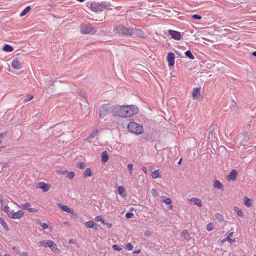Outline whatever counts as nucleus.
<instances>
[{"label":"nucleus","mask_w":256,"mask_h":256,"mask_svg":"<svg viewBox=\"0 0 256 256\" xmlns=\"http://www.w3.org/2000/svg\"><path fill=\"white\" fill-rule=\"evenodd\" d=\"M140 250H136V251H134L133 252L134 254H140Z\"/></svg>","instance_id":"nucleus-54"},{"label":"nucleus","mask_w":256,"mask_h":256,"mask_svg":"<svg viewBox=\"0 0 256 256\" xmlns=\"http://www.w3.org/2000/svg\"><path fill=\"white\" fill-rule=\"evenodd\" d=\"M192 18H195V19H196V20H200V19H201V18H202V17H192Z\"/></svg>","instance_id":"nucleus-59"},{"label":"nucleus","mask_w":256,"mask_h":256,"mask_svg":"<svg viewBox=\"0 0 256 256\" xmlns=\"http://www.w3.org/2000/svg\"><path fill=\"white\" fill-rule=\"evenodd\" d=\"M102 159L103 162H106L108 160V154L106 152L104 151L102 153Z\"/></svg>","instance_id":"nucleus-24"},{"label":"nucleus","mask_w":256,"mask_h":256,"mask_svg":"<svg viewBox=\"0 0 256 256\" xmlns=\"http://www.w3.org/2000/svg\"><path fill=\"white\" fill-rule=\"evenodd\" d=\"M185 54L186 56H188V58H190L191 60H194V56H193L192 53L190 50H187L185 52Z\"/></svg>","instance_id":"nucleus-35"},{"label":"nucleus","mask_w":256,"mask_h":256,"mask_svg":"<svg viewBox=\"0 0 256 256\" xmlns=\"http://www.w3.org/2000/svg\"><path fill=\"white\" fill-rule=\"evenodd\" d=\"M4 210L7 214L8 216L12 214V210H10V208L8 205H6L4 206Z\"/></svg>","instance_id":"nucleus-34"},{"label":"nucleus","mask_w":256,"mask_h":256,"mask_svg":"<svg viewBox=\"0 0 256 256\" xmlns=\"http://www.w3.org/2000/svg\"><path fill=\"white\" fill-rule=\"evenodd\" d=\"M112 110L113 116L122 118L130 117L138 112V108L134 105L115 106Z\"/></svg>","instance_id":"nucleus-1"},{"label":"nucleus","mask_w":256,"mask_h":256,"mask_svg":"<svg viewBox=\"0 0 256 256\" xmlns=\"http://www.w3.org/2000/svg\"><path fill=\"white\" fill-rule=\"evenodd\" d=\"M100 19L99 20H98V19H93L92 20H94L96 22H98V23H100V22L103 21L104 19L102 18V17H100Z\"/></svg>","instance_id":"nucleus-51"},{"label":"nucleus","mask_w":256,"mask_h":256,"mask_svg":"<svg viewBox=\"0 0 256 256\" xmlns=\"http://www.w3.org/2000/svg\"><path fill=\"white\" fill-rule=\"evenodd\" d=\"M8 166V164H3L2 166V167H7Z\"/></svg>","instance_id":"nucleus-61"},{"label":"nucleus","mask_w":256,"mask_h":256,"mask_svg":"<svg viewBox=\"0 0 256 256\" xmlns=\"http://www.w3.org/2000/svg\"><path fill=\"white\" fill-rule=\"evenodd\" d=\"M228 241L230 243H232L236 242V239H232L230 238H229V236H226V238H224L220 243V245H222L224 242Z\"/></svg>","instance_id":"nucleus-25"},{"label":"nucleus","mask_w":256,"mask_h":256,"mask_svg":"<svg viewBox=\"0 0 256 256\" xmlns=\"http://www.w3.org/2000/svg\"><path fill=\"white\" fill-rule=\"evenodd\" d=\"M182 236L184 237V240H190V238H191V237H190V234H188V230H185L182 231Z\"/></svg>","instance_id":"nucleus-23"},{"label":"nucleus","mask_w":256,"mask_h":256,"mask_svg":"<svg viewBox=\"0 0 256 256\" xmlns=\"http://www.w3.org/2000/svg\"><path fill=\"white\" fill-rule=\"evenodd\" d=\"M151 194L152 195V196L154 197H156L158 196L157 191L156 190V189H154V188H153L151 190Z\"/></svg>","instance_id":"nucleus-46"},{"label":"nucleus","mask_w":256,"mask_h":256,"mask_svg":"<svg viewBox=\"0 0 256 256\" xmlns=\"http://www.w3.org/2000/svg\"><path fill=\"white\" fill-rule=\"evenodd\" d=\"M69 242L72 244H75L76 243V240L73 239L70 240Z\"/></svg>","instance_id":"nucleus-53"},{"label":"nucleus","mask_w":256,"mask_h":256,"mask_svg":"<svg viewBox=\"0 0 256 256\" xmlns=\"http://www.w3.org/2000/svg\"><path fill=\"white\" fill-rule=\"evenodd\" d=\"M12 66L16 70H18L21 68V65L18 58H16L12 60Z\"/></svg>","instance_id":"nucleus-15"},{"label":"nucleus","mask_w":256,"mask_h":256,"mask_svg":"<svg viewBox=\"0 0 256 256\" xmlns=\"http://www.w3.org/2000/svg\"><path fill=\"white\" fill-rule=\"evenodd\" d=\"M214 188H218L222 190L223 186L222 183L218 180H216L214 181Z\"/></svg>","instance_id":"nucleus-22"},{"label":"nucleus","mask_w":256,"mask_h":256,"mask_svg":"<svg viewBox=\"0 0 256 256\" xmlns=\"http://www.w3.org/2000/svg\"><path fill=\"white\" fill-rule=\"evenodd\" d=\"M0 224L3 226V228L6 230H8V226L7 224L5 222L4 220L0 217Z\"/></svg>","instance_id":"nucleus-27"},{"label":"nucleus","mask_w":256,"mask_h":256,"mask_svg":"<svg viewBox=\"0 0 256 256\" xmlns=\"http://www.w3.org/2000/svg\"><path fill=\"white\" fill-rule=\"evenodd\" d=\"M190 201L192 202H193L196 205L198 206V207H202V202L198 198H192L190 199Z\"/></svg>","instance_id":"nucleus-21"},{"label":"nucleus","mask_w":256,"mask_h":256,"mask_svg":"<svg viewBox=\"0 0 256 256\" xmlns=\"http://www.w3.org/2000/svg\"><path fill=\"white\" fill-rule=\"evenodd\" d=\"M57 204L62 209V210L64 212H66L68 213H72L73 211L72 208H68L66 206L62 205L61 204Z\"/></svg>","instance_id":"nucleus-16"},{"label":"nucleus","mask_w":256,"mask_h":256,"mask_svg":"<svg viewBox=\"0 0 256 256\" xmlns=\"http://www.w3.org/2000/svg\"><path fill=\"white\" fill-rule=\"evenodd\" d=\"M127 128L130 132L136 135L140 134L144 132L143 127L134 122H130L128 124Z\"/></svg>","instance_id":"nucleus-2"},{"label":"nucleus","mask_w":256,"mask_h":256,"mask_svg":"<svg viewBox=\"0 0 256 256\" xmlns=\"http://www.w3.org/2000/svg\"><path fill=\"white\" fill-rule=\"evenodd\" d=\"M233 234H234V232H230V233L228 234V236H229V238H230V237H232V236Z\"/></svg>","instance_id":"nucleus-58"},{"label":"nucleus","mask_w":256,"mask_h":256,"mask_svg":"<svg viewBox=\"0 0 256 256\" xmlns=\"http://www.w3.org/2000/svg\"><path fill=\"white\" fill-rule=\"evenodd\" d=\"M61 124H56L53 128V132L54 134H58L62 130Z\"/></svg>","instance_id":"nucleus-20"},{"label":"nucleus","mask_w":256,"mask_h":256,"mask_svg":"<svg viewBox=\"0 0 256 256\" xmlns=\"http://www.w3.org/2000/svg\"><path fill=\"white\" fill-rule=\"evenodd\" d=\"M84 177L91 176H92V172L90 168H86L84 172Z\"/></svg>","instance_id":"nucleus-29"},{"label":"nucleus","mask_w":256,"mask_h":256,"mask_svg":"<svg viewBox=\"0 0 256 256\" xmlns=\"http://www.w3.org/2000/svg\"><path fill=\"white\" fill-rule=\"evenodd\" d=\"M98 133V130H94L92 133H91L90 136H88V139H92L94 138Z\"/></svg>","instance_id":"nucleus-32"},{"label":"nucleus","mask_w":256,"mask_h":256,"mask_svg":"<svg viewBox=\"0 0 256 256\" xmlns=\"http://www.w3.org/2000/svg\"><path fill=\"white\" fill-rule=\"evenodd\" d=\"M127 168L130 172V174H132L133 170V164H128Z\"/></svg>","instance_id":"nucleus-41"},{"label":"nucleus","mask_w":256,"mask_h":256,"mask_svg":"<svg viewBox=\"0 0 256 256\" xmlns=\"http://www.w3.org/2000/svg\"><path fill=\"white\" fill-rule=\"evenodd\" d=\"M206 229L208 232H210L212 230V227L211 223H209L207 224Z\"/></svg>","instance_id":"nucleus-50"},{"label":"nucleus","mask_w":256,"mask_h":256,"mask_svg":"<svg viewBox=\"0 0 256 256\" xmlns=\"http://www.w3.org/2000/svg\"><path fill=\"white\" fill-rule=\"evenodd\" d=\"M252 204L251 200L248 198H246L244 199V204L247 206H250Z\"/></svg>","instance_id":"nucleus-39"},{"label":"nucleus","mask_w":256,"mask_h":256,"mask_svg":"<svg viewBox=\"0 0 256 256\" xmlns=\"http://www.w3.org/2000/svg\"><path fill=\"white\" fill-rule=\"evenodd\" d=\"M248 140V136L246 137V141H247Z\"/></svg>","instance_id":"nucleus-63"},{"label":"nucleus","mask_w":256,"mask_h":256,"mask_svg":"<svg viewBox=\"0 0 256 256\" xmlns=\"http://www.w3.org/2000/svg\"><path fill=\"white\" fill-rule=\"evenodd\" d=\"M112 248L116 250H118V251H120L122 250V248H120V247H119L118 246L116 245V244H114L112 246Z\"/></svg>","instance_id":"nucleus-47"},{"label":"nucleus","mask_w":256,"mask_h":256,"mask_svg":"<svg viewBox=\"0 0 256 256\" xmlns=\"http://www.w3.org/2000/svg\"><path fill=\"white\" fill-rule=\"evenodd\" d=\"M252 55L254 56H256V51L252 52Z\"/></svg>","instance_id":"nucleus-60"},{"label":"nucleus","mask_w":256,"mask_h":256,"mask_svg":"<svg viewBox=\"0 0 256 256\" xmlns=\"http://www.w3.org/2000/svg\"><path fill=\"white\" fill-rule=\"evenodd\" d=\"M134 214L132 212H128L126 214V218H132L134 216Z\"/></svg>","instance_id":"nucleus-45"},{"label":"nucleus","mask_w":256,"mask_h":256,"mask_svg":"<svg viewBox=\"0 0 256 256\" xmlns=\"http://www.w3.org/2000/svg\"><path fill=\"white\" fill-rule=\"evenodd\" d=\"M126 248L129 250H131L133 249L134 246L131 243H128L126 244Z\"/></svg>","instance_id":"nucleus-43"},{"label":"nucleus","mask_w":256,"mask_h":256,"mask_svg":"<svg viewBox=\"0 0 256 256\" xmlns=\"http://www.w3.org/2000/svg\"><path fill=\"white\" fill-rule=\"evenodd\" d=\"M168 34L172 36V37L173 38L176 40H180L181 38L180 33L178 31L170 30H168Z\"/></svg>","instance_id":"nucleus-12"},{"label":"nucleus","mask_w":256,"mask_h":256,"mask_svg":"<svg viewBox=\"0 0 256 256\" xmlns=\"http://www.w3.org/2000/svg\"><path fill=\"white\" fill-rule=\"evenodd\" d=\"M106 224V226H107V227H108V228H110V227L112 226V224H110V223H106V222H105V224Z\"/></svg>","instance_id":"nucleus-57"},{"label":"nucleus","mask_w":256,"mask_h":256,"mask_svg":"<svg viewBox=\"0 0 256 256\" xmlns=\"http://www.w3.org/2000/svg\"><path fill=\"white\" fill-rule=\"evenodd\" d=\"M168 208L170 209H172V206H168Z\"/></svg>","instance_id":"nucleus-64"},{"label":"nucleus","mask_w":256,"mask_h":256,"mask_svg":"<svg viewBox=\"0 0 256 256\" xmlns=\"http://www.w3.org/2000/svg\"><path fill=\"white\" fill-rule=\"evenodd\" d=\"M0 203L1 204L2 206H6L5 202L4 200L3 197L1 194H0Z\"/></svg>","instance_id":"nucleus-48"},{"label":"nucleus","mask_w":256,"mask_h":256,"mask_svg":"<svg viewBox=\"0 0 256 256\" xmlns=\"http://www.w3.org/2000/svg\"><path fill=\"white\" fill-rule=\"evenodd\" d=\"M38 224H39L40 226L42 228H43V229H44V230H45V229H47V228H48V225L46 224V223H43V222H42L39 221V222H38Z\"/></svg>","instance_id":"nucleus-38"},{"label":"nucleus","mask_w":256,"mask_h":256,"mask_svg":"<svg viewBox=\"0 0 256 256\" xmlns=\"http://www.w3.org/2000/svg\"><path fill=\"white\" fill-rule=\"evenodd\" d=\"M131 28H126L122 25L116 26L114 28V31L116 33L121 34L130 36H132Z\"/></svg>","instance_id":"nucleus-3"},{"label":"nucleus","mask_w":256,"mask_h":256,"mask_svg":"<svg viewBox=\"0 0 256 256\" xmlns=\"http://www.w3.org/2000/svg\"><path fill=\"white\" fill-rule=\"evenodd\" d=\"M118 193L121 195V196H124L123 195V194L124 192H125V189L122 186H120L118 187Z\"/></svg>","instance_id":"nucleus-36"},{"label":"nucleus","mask_w":256,"mask_h":256,"mask_svg":"<svg viewBox=\"0 0 256 256\" xmlns=\"http://www.w3.org/2000/svg\"><path fill=\"white\" fill-rule=\"evenodd\" d=\"M130 31H132V36L136 35L142 38H146V34L140 29H138L135 28H131Z\"/></svg>","instance_id":"nucleus-7"},{"label":"nucleus","mask_w":256,"mask_h":256,"mask_svg":"<svg viewBox=\"0 0 256 256\" xmlns=\"http://www.w3.org/2000/svg\"><path fill=\"white\" fill-rule=\"evenodd\" d=\"M96 32V28L92 27L90 24H82L80 25V32L84 34H93Z\"/></svg>","instance_id":"nucleus-5"},{"label":"nucleus","mask_w":256,"mask_h":256,"mask_svg":"<svg viewBox=\"0 0 256 256\" xmlns=\"http://www.w3.org/2000/svg\"><path fill=\"white\" fill-rule=\"evenodd\" d=\"M52 240H42L39 242L40 246L44 247V248H47L50 247L51 244H52Z\"/></svg>","instance_id":"nucleus-17"},{"label":"nucleus","mask_w":256,"mask_h":256,"mask_svg":"<svg viewBox=\"0 0 256 256\" xmlns=\"http://www.w3.org/2000/svg\"><path fill=\"white\" fill-rule=\"evenodd\" d=\"M13 250L16 251L17 252H19L18 248L16 246H14L12 248Z\"/></svg>","instance_id":"nucleus-55"},{"label":"nucleus","mask_w":256,"mask_h":256,"mask_svg":"<svg viewBox=\"0 0 256 256\" xmlns=\"http://www.w3.org/2000/svg\"><path fill=\"white\" fill-rule=\"evenodd\" d=\"M49 248H50L51 250L56 254H58L60 252V250L58 248L56 244L53 241Z\"/></svg>","instance_id":"nucleus-18"},{"label":"nucleus","mask_w":256,"mask_h":256,"mask_svg":"<svg viewBox=\"0 0 256 256\" xmlns=\"http://www.w3.org/2000/svg\"><path fill=\"white\" fill-rule=\"evenodd\" d=\"M30 10V6H27L21 12V14H20V16H24L28 13V12Z\"/></svg>","instance_id":"nucleus-33"},{"label":"nucleus","mask_w":256,"mask_h":256,"mask_svg":"<svg viewBox=\"0 0 256 256\" xmlns=\"http://www.w3.org/2000/svg\"><path fill=\"white\" fill-rule=\"evenodd\" d=\"M192 98L193 99L198 100L199 101L202 99V97L200 95V88H194L192 93Z\"/></svg>","instance_id":"nucleus-8"},{"label":"nucleus","mask_w":256,"mask_h":256,"mask_svg":"<svg viewBox=\"0 0 256 256\" xmlns=\"http://www.w3.org/2000/svg\"><path fill=\"white\" fill-rule=\"evenodd\" d=\"M33 98H34V96H32L28 95L27 96V98L24 100V102H28L31 100H32Z\"/></svg>","instance_id":"nucleus-42"},{"label":"nucleus","mask_w":256,"mask_h":256,"mask_svg":"<svg viewBox=\"0 0 256 256\" xmlns=\"http://www.w3.org/2000/svg\"><path fill=\"white\" fill-rule=\"evenodd\" d=\"M19 208H22L24 210H27L29 212H38V209L31 208V204L30 202H26L24 204H21L20 206H18Z\"/></svg>","instance_id":"nucleus-9"},{"label":"nucleus","mask_w":256,"mask_h":256,"mask_svg":"<svg viewBox=\"0 0 256 256\" xmlns=\"http://www.w3.org/2000/svg\"><path fill=\"white\" fill-rule=\"evenodd\" d=\"M162 202H164L166 204H170L172 203V200L170 198L166 196H162Z\"/></svg>","instance_id":"nucleus-31"},{"label":"nucleus","mask_w":256,"mask_h":256,"mask_svg":"<svg viewBox=\"0 0 256 256\" xmlns=\"http://www.w3.org/2000/svg\"><path fill=\"white\" fill-rule=\"evenodd\" d=\"M21 255L22 256H28V254L26 252H22Z\"/></svg>","instance_id":"nucleus-56"},{"label":"nucleus","mask_w":256,"mask_h":256,"mask_svg":"<svg viewBox=\"0 0 256 256\" xmlns=\"http://www.w3.org/2000/svg\"><path fill=\"white\" fill-rule=\"evenodd\" d=\"M77 166L80 169H84L85 168V164L82 162H78L76 164Z\"/></svg>","instance_id":"nucleus-40"},{"label":"nucleus","mask_w":256,"mask_h":256,"mask_svg":"<svg viewBox=\"0 0 256 256\" xmlns=\"http://www.w3.org/2000/svg\"><path fill=\"white\" fill-rule=\"evenodd\" d=\"M106 6L102 2H94L90 4V8L94 12H101L103 10Z\"/></svg>","instance_id":"nucleus-6"},{"label":"nucleus","mask_w":256,"mask_h":256,"mask_svg":"<svg viewBox=\"0 0 256 256\" xmlns=\"http://www.w3.org/2000/svg\"><path fill=\"white\" fill-rule=\"evenodd\" d=\"M3 50L6 52H10L14 50V48L12 46L8 44H6L3 48Z\"/></svg>","instance_id":"nucleus-28"},{"label":"nucleus","mask_w":256,"mask_h":256,"mask_svg":"<svg viewBox=\"0 0 256 256\" xmlns=\"http://www.w3.org/2000/svg\"><path fill=\"white\" fill-rule=\"evenodd\" d=\"M23 215L24 212L21 210H20L16 212H14V210H12V214L9 216V217L14 219H20Z\"/></svg>","instance_id":"nucleus-10"},{"label":"nucleus","mask_w":256,"mask_h":256,"mask_svg":"<svg viewBox=\"0 0 256 256\" xmlns=\"http://www.w3.org/2000/svg\"><path fill=\"white\" fill-rule=\"evenodd\" d=\"M6 136V132H2L0 134V144H2V139L4 138Z\"/></svg>","instance_id":"nucleus-49"},{"label":"nucleus","mask_w":256,"mask_h":256,"mask_svg":"<svg viewBox=\"0 0 256 256\" xmlns=\"http://www.w3.org/2000/svg\"><path fill=\"white\" fill-rule=\"evenodd\" d=\"M181 162H182V158H180V160H179V162H178V164H181Z\"/></svg>","instance_id":"nucleus-62"},{"label":"nucleus","mask_w":256,"mask_h":256,"mask_svg":"<svg viewBox=\"0 0 256 256\" xmlns=\"http://www.w3.org/2000/svg\"><path fill=\"white\" fill-rule=\"evenodd\" d=\"M160 174L158 170H156L153 172L152 174V177L153 178H160Z\"/></svg>","instance_id":"nucleus-26"},{"label":"nucleus","mask_w":256,"mask_h":256,"mask_svg":"<svg viewBox=\"0 0 256 256\" xmlns=\"http://www.w3.org/2000/svg\"><path fill=\"white\" fill-rule=\"evenodd\" d=\"M38 188L42 189L43 192H46L50 188V186L44 182H40L38 183Z\"/></svg>","instance_id":"nucleus-13"},{"label":"nucleus","mask_w":256,"mask_h":256,"mask_svg":"<svg viewBox=\"0 0 256 256\" xmlns=\"http://www.w3.org/2000/svg\"><path fill=\"white\" fill-rule=\"evenodd\" d=\"M234 210L239 216L242 217L244 216L242 212L238 208L234 207Z\"/></svg>","instance_id":"nucleus-30"},{"label":"nucleus","mask_w":256,"mask_h":256,"mask_svg":"<svg viewBox=\"0 0 256 256\" xmlns=\"http://www.w3.org/2000/svg\"><path fill=\"white\" fill-rule=\"evenodd\" d=\"M87 228H94V230L98 229V226L92 221H88L85 224Z\"/></svg>","instance_id":"nucleus-19"},{"label":"nucleus","mask_w":256,"mask_h":256,"mask_svg":"<svg viewBox=\"0 0 256 256\" xmlns=\"http://www.w3.org/2000/svg\"><path fill=\"white\" fill-rule=\"evenodd\" d=\"M112 106L109 104H104L100 108V118L102 119L104 118L109 113L112 114Z\"/></svg>","instance_id":"nucleus-4"},{"label":"nucleus","mask_w":256,"mask_h":256,"mask_svg":"<svg viewBox=\"0 0 256 256\" xmlns=\"http://www.w3.org/2000/svg\"><path fill=\"white\" fill-rule=\"evenodd\" d=\"M95 220L96 222H102V224H105V222H104V220L103 219L102 216H96V218H95Z\"/></svg>","instance_id":"nucleus-37"},{"label":"nucleus","mask_w":256,"mask_h":256,"mask_svg":"<svg viewBox=\"0 0 256 256\" xmlns=\"http://www.w3.org/2000/svg\"><path fill=\"white\" fill-rule=\"evenodd\" d=\"M175 55L172 52H169L167 56V60L169 66H172L174 64Z\"/></svg>","instance_id":"nucleus-11"},{"label":"nucleus","mask_w":256,"mask_h":256,"mask_svg":"<svg viewBox=\"0 0 256 256\" xmlns=\"http://www.w3.org/2000/svg\"><path fill=\"white\" fill-rule=\"evenodd\" d=\"M75 174L73 172H69L68 174L67 177L69 178L70 179H72L74 178Z\"/></svg>","instance_id":"nucleus-44"},{"label":"nucleus","mask_w":256,"mask_h":256,"mask_svg":"<svg viewBox=\"0 0 256 256\" xmlns=\"http://www.w3.org/2000/svg\"><path fill=\"white\" fill-rule=\"evenodd\" d=\"M142 170L145 174H146L148 172L147 168L146 167H142Z\"/></svg>","instance_id":"nucleus-52"},{"label":"nucleus","mask_w":256,"mask_h":256,"mask_svg":"<svg viewBox=\"0 0 256 256\" xmlns=\"http://www.w3.org/2000/svg\"><path fill=\"white\" fill-rule=\"evenodd\" d=\"M237 172L236 170H232L227 176V180L228 181L234 180L237 176Z\"/></svg>","instance_id":"nucleus-14"}]
</instances>
